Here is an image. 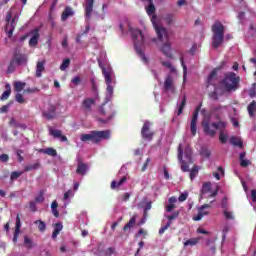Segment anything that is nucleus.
I'll list each match as a JSON object with an SVG mask.
<instances>
[{"label": "nucleus", "instance_id": "f257e3e1", "mask_svg": "<svg viewBox=\"0 0 256 256\" xmlns=\"http://www.w3.org/2000/svg\"><path fill=\"white\" fill-rule=\"evenodd\" d=\"M202 127L205 135H208V137H215L216 131H220V143H222L223 145L227 143V134H225L224 132V129H226L227 127V122H225V120L211 122L210 117H204V119L202 120Z\"/></svg>", "mask_w": 256, "mask_h": 256}, {"label": "nucleus", "instance_id": "7c9ffc66", "mask_svg": "<svg viewBox=\"0 0 256 256\" xmlns=\"http://www.w3.org/2000/svg\"><path fill=\"white\" fill-rule=\"evenodd\" d=\"M39 153L48 154L49 156H57V150L56 148H52V146H49V148H40Z\"/></svg>", "mask_w": 256, "mask_h": 256}, {"label": "nucleus", "instance_id": "1a4fd4ad", "mask_svg": "<svg viewBox=\"0 0 256 256\" xmlns=\"http://www.w3.org/2000/svg\"><path fill=\"white\" fill-rule=\"evenodd\" d=\"M18 19H19V15L16 14L13 17V13L11 11L9 13H7V15H6L5 32L7 33V36L9 38L12 37V35L16 29V24H17Z\"/></svg>", "mask_w": 256, "mask_h": 256}, {"label": "nucleus", "instance_id": "c9c22d12", "mask_svg": "<svg viewBox=\"0 0 256 256\" xmlns=\"http://www.w3.org/2000/svg\"><path fill=\"white\" fill-rule=\"evenodd\" d=\"M55 229L52 232V238L55 239L57 238V236H59L61 230H63V224H61V222H57L55 224Z\"/></svg>", "mask_w": 256, "mask_h": 256}, {"label": "nucleus", "instance_id": "e433bc0d", "mask_svg": "<svg viewBox=\"0 0 256 256\" xmlns=\"http://www.w3.org/2000/svg\"><path fill=\"white\" fill-rule=\"evenodd\" d=\"M26 87V83H23L22 81H16L14 83V89L17 93H21Z\"/></svg>", "mask_w": 256, "mask_h": 256}, {"label": "nucleus", "instance_id": "338daca9", "mask_svg": "<svg viewBox=\"0 0 256 256\" xmlns=\"http://www.w3.org/2000/svg\"><path fill=\"white\" fill-rule=\"evenodd\" d=\"M201 154H203V156H206L207 158H209L211 152H210V150H208V148H203L201 151Z\"/></svg>", "mask_w": 256, "mask_h": 256}, {"label": "nucleus", "instance_id": "c756f323", "mask_svg": "<svg viewBox=\"0 0 256 256\" xmlns=\"http://www.w3.org/2000/svg\"><path fill=\"white\" fill-rule=\"evenodd\" d=\"M5 89H6V91H4V93L0 97L1 101H7V99H9V97L12 93V88H11V85L9 83H7L5 85Z\"/></svg>", "mask_w": 256, "mask_h": 256}, {"label": "nucleus", "instance_id": "dca6fc26", "mask_svg": "<svg viewBox=\"0 0 256 256\" xmlns=\"http://www.w3.org/2000/svg\"><path fill=\"white\" fill-rule=\"evenodd\" d=\"M179 214H180L179 210H175L173 212V214H169L168 216H166V218H168L169 221L166 222V224L164 226H161V228L159 230L160 235L164 234L165 230L170 228V226L172 224V220H175L176 218H178Z\"/></svg>", "mask_w": 256, "mask_h": 256}, {"label": "nucleus", "instance_id": "9d476101", "mask_svg": "<svg viewBox=\"0 0 256 256\" xmlns=\"http://www.w3.org/2000/svg\"><path fill=\"white\" fill-rule=\"evenodd\" d=\"M141 137L143 141H148V143H151L155 137V132L151 130V122L149 120H146L142 126Z\"/></svg>", "mask_w": 256, "mask_h": 256}, {"label": "nucleus", "instance_id": "7ed1b4c3", "mask_svg": "<svg viewBox=\"0 0 256 256\" xmlns=\"http://www.w3.org/2000/svg\"><path fill=\"white\" fill-rule=\"evenodd\" d=\"M132 39L134 41L136 53L139 55L142 61H144V63H148V59L143 51V47L145 46V37L142 31H140V29H132Z\"/></svg>", "mask_w": 256, "mask_h": 256}, {"label": "nucleus", "instance_id": "ea45409f", "mask_svg": "<svg viewBox=\"0 0 256 256\" xmlns=\"http://www.w3.org/2000/svg\"><path fill=\"white\" fill-rule=\"evenodd\" d=\"M199 170H200V166H197V164H194V166L190 170V179L191 180H194V178H196Z\"/></svg>", "mask_w": 256, "mask_h": 256}, {"label": "nucleus", "instance_id": "f8f14e48", "mask_svg": "<svg viewBox=\"0 0 256 256\" xmlns=\"http://www.w3.org/2000/svg\"><path fill=\"white\" fill-rule=\"evenodd\" d=\"M201 108H202V103H200L198 105V107H196V109L193 113L192 120H191V133H192L193 137H195V135H197V120H198V116L201 111Z\"/></svg>", "mask_w": 256, "mask_h": 256}, {"label": "nucleus", "instance_id": "09e8293b", "mask_svg": "<svg viewBox=\"0 0 256 256\" xmlns=\"http://www.w3.org/2000/svg\"><path fill=\"white\" fill-rule=\"evenodd\" d=\"M180 61H181V65L183 67V79H184V81H186L188 70H187V65H185L184 57H181Z\"/></svg>", "mask_w": 256, "mask_h": 256}, {"label": "nucleus", "instance_id": "f3484780", "mask_svg": "<svg viewBox=\"0 0 256 256\" xmlns=\"http://www.w3.org/2000/svg\"><path fill=\"white\" fill-rule=\"evenodd\" d=\"M29 35H31V39L29 41L30 47H36L40 39V29L36 27V29L29 32Z\"/></svg>", "mask_w": 256, "mask_h": 256}, {"label": "nucleus", "instance_id": "f03ea898", "mask_svg": "<svg viewBox=\"0 0 256 256\" xmlns=\"http://www.w3.org/2000/svg\"><path fill=\"white\" fill-rule=\"evenodd\" d=\"M111 137V130H91L89 134H81L80 139L82 143H95V145H98V143H101V141H104V139H110Z\"/></svg>", "mask_w": 256, "mask_h": 256}, {"label": "nucleus", "instance_id": "c85d7f7f", "mask_svg": "<svg viewBox=\"0 0 256 256\" xmlns=\"http://www.w3.org/2000/svg\"><path fill=\"white\" fill-rule=\"evenodd\" d=\"M247 152H240L239 160H240V166L246 167L251 164V160L246 158Z\"/></svg>", "mask_w": 256, "mask_h": 256}, {"label": "nucleus", "instance_id": "9b49d317", "mask_svg": "<svg viewBox=\"0 0 256 256\" xmlns=\"http://www.w3.org/2000/svg\"><path fill=\"white\" fill-rule=\"evenodd\" d=\"M165 31H166V36L163 35L162 41H166V43H164V45H162L161 51L166 57H168L169 59H172V57H173V55L171 53L172 47H171V43L169 42V36L167 33V29H165ZM159 40L161 41V39H159Z\"/></svg>", "mask_w": 256, "mask_h": 256}, {"label": "nucleus", "instance_id": "0eeeda50", "mask_svg": "<svg viewBox=\"0 0 256 256\" xmlns=\"http://www.w3.org/2000/svg\"><path fill=\"white\" fill-rule=\"evenodd\" d=\"M99 67H101L102 69V75L105 79V83H106V86H107V95L109 97H113L114 95V87L112 86V83H113V69H111L110 67L106 68V67H103V65H101V63H99Z\"/></svg>", "mask_w": 256, "mask_h": 256}, {"label": "nucleus", "instance_id": "de8ad7c7", "mask_svg": "<svg viewBox=\"0 0 256 256\" xmlns=\"http://www.w3.org/2000/svg\"><path fill=\"white\" fill-rule=\"evenodd\" d=\"M35 224H38V229L40 232H44L46 230V222L43 220H35Z\"/></svg>", "mask_w": 256, "mask_h": 256}, {"label": "nucleus", "instance_id": "774afa93", "mask_svg": "<svg viewBox=\"0 0 256 256\" xmlns=\"http://www.w3.org/2000/svg\"><path fill=\"white\" fill-rule=\"evenodd\" d=\"M251 198L253 202H256V189L251 190Z\"/></svg>", "mask_w": 256, "mask_h": 256}, {"label": "nucleus", "instance_id": "e2e57ef3", "mask_svg": "<svg viewBox=\"0 0 256 256\" xmlns=\"http://www.w3.org/2000/svg\"><path fill=\"white\" fill-rule=\"evenodd\" d=\"M29 207H30V210H32V212H36V210H37L36 202H34L33 200H31V201L29 202Z\"/></svg>", "mask_w": 256, "mask_h": 256}, {"label": "nucleus", "instance_id": "4468645a", "mask_svg": "<svg viewBox=\"0 0 256 256\" xmlns=\"http://www.w3.org/2000/svg\"><path fill=\"white\" fill-rule=\"evenodd\" d=\"M49 135L54 137V139H60L62 143H67L68 138L63 134L62 130H58V128H53V126H49Z\"/></svg>", "mask_w": 256, "mask_h": 256}, {"label": "nucleus", "instance_id": "4d7b16f0", "mask_svg": "<svg viewBox=\"0 0 256 256\" xmlns=\"http://www.w3.org/2000/svg\"><path fill=\"white\" fill-rule=\"evenodd\" d=\"M150 162H151V158L150 157L146 158V161L144 162V164H143V166L141 168L142 172H145V170H147Z\"/></svg>", "mask_w": 256, "mask_h": 256}, {"label": "nucleus", "instance_id": "412c9836", "mask_svg": "<svg viewBox=\"0 0 256 256\" xmlns=\"http://www.w3.org/2000/svg\"><path fill=\"white\" fill-rule=\"evenodd\" d=\"M16 66L27 65L28 55L26 53H20V51H15Z\"/></svg>", "mask_w": 256, "mask_h": 256}, {"label": "nucleus", "instance_id": "a18cd8bd", "mask_svg": "<svg viewBox=\"0 0 256 256\" xmlns=\"http://www.w3.org/2000/svg\"><path fill=\"white\" fill-rule=\"evenodd\" d=\"M71 65V59H64L62 64L60 65L61 71H66Z\"/></svg>", "mask_w": 256, "mask_h": 256}, {"label": "nucleus", "instance_id": "6e6552de", "mask_svg": "<svg viewBox=\"0 0 256 256\" xmlns=\"http://www.w3.org/2000/svg\"><path fill=\"white\" fill-rule=\"evenodd\" d=\"M100 115H103L106 117V119H99L100 123H109V121H112L114 117H116V109L113 107V105H107V103H104L99 108Z\"/></svg>", "mask_w": 256, "mask_h": 256}, {"label": "nucleus", "instance_id": "20e7f679", "mask_svg": "<svg viewBox=\"0 0 256 256\" xmlns=\"http://www.w3.org/2000/svg\"><path fill=\"white\" fill-rule=\"evenodd\" d=\"M212 32V47L214 49H218L222 45L225 38V25H223L221 21H215V23L212 25Z\"/></svg>", "mask_w": 256, "mask_h": 256}, {"label": "nucleus", "instance_id": "cd10ccee", "mask_svg": "<svg viewBox=\"0 0 256 256\" xmlns=\"http://www.w3.org/2000/svg\"><path fill=\"white\" fill-rule=\"evenodd\" d=\"M73 15H74V11H73L72 7H65V9L61 15V20L67 21V19H69V17H72Z\"/></svg>", "mask_w": 256, "mask_h": 256}, {"label": "nucleus", "instance_id": "6ab92c4d", "mask_svg": "<svg viewBox=\"0 0 256 256\" xmlns=\"http://www.w3.org/2000/svg\"><path fill=\"white\" fill-rule=\"evenodd\" d=\"M57 116V109L54 105H50L46 111H43V117L48 121H52Z\"/></svg>", "mask_w": 256, "mask_h": 256}, {"label": "nucleus", "instance_id": "8fccbe9b", "mask_svg": "<svg viewBox=\"0 0 256 256\" xmlns=\"http://www.w3.org/2000/svg\"><path fill=\"white\" fill-rule=\"evenodd\" d=\"M162 65L163 67H167L168 69H170L171 73H175L176 68L173 67L172 63H170L169 61H162Z\"/></svg>", "mask_w": 256, "mask_h": 256}, {"label": "nucleus", "instance_id": "39448f33", "mask_svg": "<svg viewBox=\"0 0 256 256\" xmlns=\"http://www.w3.org/2000/svg\"><path fill=\"white\" fill-rule=\"evenodd\" d=\"M148 7H146V11L148 15H152V24L154 25V29L156 31V35H158V39L163 40L164 36H167L166 28L157 25V15H155L156 7L153 3V0H148Z\"/></svg>", "mask_w": 256, "mask_h": 256}, {"label": "nucleus", "instance_id": "a878e982", "mask_svg": "<svg viewBox=\"0 0 256 256\" xmlns=\"http://www.w3.org/2000/svg\"><path fill=\"white\" fill-rule=\"evenodd\" d=\"M45 64L46 61L43 59L42 61H38L36 65V77L40 78L42 77L43 71H45Z\"/></svg>", "mask_w": 256, "mask_h": 256}, {"label": "nucleus", "instance_id": "37998d69", "mask_svg": "<svg viewBox=\"0 0 256 256\" xmlns=\"http://www.w3.org/2000/svg\"><path fill=\"white\" fill-rule=\"evenodd\" d=\"M200 238H189L184 242V246H195L198 244Z\"/></svg>", "mask_w": 256, "mask_h": 256}, {"label": "nucleus", "instance_id": "69168bd1", "mask_svg": "<svg viewBox=\"0 0 256 256\" xmlns=\"http://www.w3.org/2000/svg\"><path fill=\"white\" fill-rule=\"evenodd\" d=\"M173 208H176V204H173L172 202H169V204L166 206L167 212H172Z\"/></svg>", "mask_w": 256, "mask_h": 256}, {"label": "nucleus", "instance_id": "6e6d98bb", "mask_svg": "<svg viewBox=\"0 0 256 256\" xmlns=\"http://www.w3.org/2000/svg\"><path fill=\"white\" fill-rule=\"evenodd\" d=\"M40 89H38L37 87H34L32 89H25L23 91L24 94H33V93H39Z\"/></svg>", "mask_w": 256, "mask_h": 256}, {"label": "nucleus", "instance_id": "423d86ee", "mask_svg": "<svg viewBox=\"0 0 256 256\" xmlns=\"http://www.w3.org/2000/svg\"><path fill=\"white\" fill-rule=\"evenodd\" d=\"M241 78L236 73L230 72L224 75V79L221 81L222 87L228 92L237 91L239 89V83Z\"/></svg>", "mask_w": 256, "mask_h": 256}, {"label": "nucleus", "instance_id": "603ef678", "mask_svg": "<svg viewBox=\"0 0 256 256\" xmlns=\"http://www.w3.org/2000/svg\"><path fill=\"white\" fill-rule=\"evenodd\" d=\"M23 174L22 171L14 170L11 172V180H17Z\"/></svg>", "mask_w": 256, "mask_h": 256}, {"label": "nucleus", "instance_id": "58836bf2", "mask_svg": "<svg viewBox=\"0 0 256 256\" xmlns=\"http://www.w3.org/2000/svg\"><path fill=\"white\" fill-rule=\"evenodd\" d=\"M248 113L250 117H254L256 113V101H252L250 105H248Z\"/></svg>", "mask_w": 256, "mask_h": 256}, {"label": "nucleus", "instance_id": "72a5a7b5", "mask_svg": "<svg viewBox=\"0 0 256 256\" xmlns=\"http://www.w3.org/2000/svg\"><path fill=\"white\" fill-rule=\"evenodd\" d=\"M126 180H127V176H122V178H120V180H118V182H117V180H112L111 188L115 189L119 186H122L126 182Z\"/></svg>", "mask_w": 256, "mask_h": 256}, {"label": "nucleus", "instance_id": "bf43d9fd", "mask_svg": "<svg viewBox=\"0 0 256 256\" xmlns=\"http://www.w3.org/2000/svg\"><path fill=\"white\" fill-rule=\"evenodd\" d=\"M9 158H10L9 154H6V153L0 154V162H8Z\"/></svg>", "mask_w": 256, "mask_h": 256}, {"label": "nucleus", "instance_id": "2eb2a0df", "mask_svg": "<svg viewBox=\"0 0 256 256\" xmlns=\"http://www.w3.org/2000/svg\"><path fill=\"white\" fill-rule=\"evenodd\" d=\"M178 160L181 162V170L183 172H188L190 170L188 159H183V146L179 144L178 146Z\"/></svg>", "mask_w": 256, "mask_h": 256}, {"label": "nucleus", "instance_id": "473e14b6", "mask_svg": "<svg viewBox=\"0 0 256 256\" xmlns=\"http://www.w3.org/2000/svg\"><path fill=\"white\" fill-rule=\"evenodd\" d=\"M137 222V216H131L129 221L123 226V230H129L135 226Z\"/></svg>", "mask_w": 256, "mask_h": 256}, {"label": "nucleus", "instance_id": "ddd939ff", "mask_svg": "<svg viewBox=\"0 0 256 256\" xmlns=\"http://www.w3.org/2000/svg\"><path fill=\"white\" fill-rule=\"evenodd\" d=\"M163 89L166 93H168L169 91H171V93H176V86L174 84V79L172 75H167L164 79Z\"/></svg>", "mask_w": 256, "mask_h": 256}, {"label": "nucleus", "instance_id": "79ce46f5", "mask_svg": "<svg viewBox=\"0 0 256 256\" xmlns=\"http://www.w3.org/2000/svg\"><path fill=\"white\" fill-rule=\"evenodd\" d=\"M58 202L57 200H53L52 204H51V208H52V212L54 214V216H56V218L59 217V210H58Z\"/></svg>", "mask_w": 256, "mask_h": 256}, {"label": "nucleus", "instance_id": "13d9d810", "mask_svg": "<svg viewBox=\"0 0 256 256\" xmlns=\"http://www.w3.org/2000/svg\"><path fill=\"white\" fill-rule=\"evenodd\" d=\"M23 153H24V150H21V148H19V150H17L16 152L19 162H23L24 160V156H22Z\"/></svg>", "mask_w": 256, "mask_h": 256}, {"label": "nucleus", "instance_id": "5fc2aeb1", "mask_svg": "<svg viewBox=\"0 0 256 256\" xmlns=\"http://www.w3.org/2000/svg\"><path fill=\"white\" fill-rule=\"evenodd\" d=\"M36 202H44V191L40 190L39 194L35 197Z\"/></svg>", "mask_w": 256, "mask_h": 256}, {"label": "nucleus", "instance_id": "4be33fe9", "mask_svg": "<svg viewBox=\"0 0 256 256\" xmlns=\"http://www.w3.org/2000/svg\"><path fill=\"white\" fill-rule=\"evenodd\" d=\"M20 232H21V218H20V214H17L13 242H15V243L18 242V236H19Z\"/></svg>", "mask_w": 256, "mask_h": 256}, {"label": "nucleus", "instance_id": "bb28decb", "mask_svg": "<svg viewBox=\"0 0 256 256\" xmlns=\"http://www.w3.org/2000/svg\"><path fill=\"white\" fill-rule=\"evenodd\" d=\"M230 145H234V147H239V149H243V140H241L239 136H231Z\"/></svg>", "mask_w": 256, "mask_h": 256}, {"label": "nucleus", "instance_id": "a19ab883", "mask_svg": "<svg viewBox=\"0 0 256 256\" xmlns=\"http://www.w3.org/2000/svg\"><path fill=\"white\" fill-rule=\"evenodd\" d=\"M186 103H187V97H186V95H184L183 98H182V102L179 105L178 116L182 115V113H183V111L186 107Z\"/></svg>", "mask_w": 256, "mask_h": 256}, {"label": "nucleus", "instance_id": "a211bd4d", "mask_svg": "<svg viewBox=\"0 0 256 256\" xmlns=\"http://www.w3.org/2000/svg\"><path fill=\"white\" fill-rule=\"evenodd\" d=\"M94 105H96V99L87 98L82 101V109L85 113H91Z\"/></svg>", "mask_w": 256, "mask_h": 256}, {"label": "nucleus", "instance_id": "864d4df0", "mask_svg": "<svg viewBox=\"0 0 256 256\" xmlns=\"http://www.w3.org/2000/svg\"><path fill=\"white\" fill-rule=\"evenodd\" d=\"M15 99H16L17 103H20V104L26 103V101H25L23 95L21 94V92L17 93V95L15 96Z\"/></svg>", "mask_w": 256, "mask_h": 256}, {"label": "nucleus", "instance_id": "393cba45", "mask_svg": "<svg viewBox=\"0 0 256 256\" xmlns=\"http://www.w3.org/2000/svg\"><path fill=\"white\" fill-rule=\"evenodd\" d=\"M217 81H218L217 69H213V71H211L209 77L207 78L208 86L209 85H216Z\"/></svg>", "mask_w": 256, "mask_h": 256}, {"label": "nucleus", "instance_id": "f704fd0d", "mask_svg": "<svg viewBox=\"0 0 256 256\" xmlns=\"http://www.w3.org/2000/svg\"><path fill=\"white\" fill-rule=\"evenodd\" d=\"M192 148L191 146H186L185 147V158L187 159L189 165L193 163V158H192Z\"/></svg>", "mask_w": 256, "mask_h": 256}, {"label": "nucleus", "instance_id": "680f3d73", "mask_svg": "<svg viewBox=\"0 0 256 256\" xmlns=\"http://www.w3.org/2000/svg\"><path fill=\"white\" fill-rule=\"evenodd\" d=\"M188 198V192H183L182 194H180L179 196V201L180 202H184L185 200H187Z\"/></svg>", "mask_w": 256, "mask_h": 256}, {"label": "nucleus", "instance_id": "b1692460", "mask_svg": "<svg viewBox=\"0 0 256 256\" xmlns=\"http://www.w3.org/2000/svg\"><path fill=\"white\" fill-rule=\"evenodd\" d=\"M87 170H88V164H86L82 160H78V164L76 168L77 174H81L83 176L84 174H86Z\"/></svg>", "mask_w": 256, "mask_h": 256}, {"label": "nucleus", "instance_id": "052dcab7", "mask_svg": "<svg viewBox=\"0 0 256 256\" xmlns=\"http://www.w3.org/2000/svg\"><path fill=\"white\" fill-rule=\"evenodd\" d=\"M224 216H225V218H227L228 220H233V218H234L233 212H229V210H224Z\"/></svg>", "mask_w": 256, "mask_h": 256}, {"label": "nucleus", "instance_id": "0e129e2a", "mask_svg": "<svg viewBox=\"0 0 256 256\" xmlns=\"http://www.w3.org/2000/svg\"><path fill=\"white\" fill-rule=\"evenodd\" d=\"M229 206V202L227 200V197L225 196L224 198H222V208H225V210H227Z\"/></svg>", "mask_w": 256, "mask_h": 256}, {"label": "nucleus", "instance_id": "3c124183", "mask_svg": "<svg viewBox=\"0 0 256 256\" xmlns=\"http://www.w3.org/2000/svg\"><path fill=\"white\" fill-rule=\"evenodd\" d=\"M164 20L166 21V23L168 25H172L173 21H174V15L172 13H168L165 17Z\"/></svg>", "mask_w": 256, "mask_h": 256}, {"label": "nucleus", "instance_id": "5701e85b", "mask_svg": "<svg viewBox=\"0 0 256 256\" xmlns=\"http://www.w3.org/2000/svg\"><path fill=\"white\" fill-rule=\"evenodd\" d=\"M205 208H211V204H203L199 209L198 214L196 216H193V220H201L203 216L208 214L209 212H207Z\"/></svg>", "mask_w": 256, "mask_h": 256}, {"label": "nucleus", "instance_id": "c03bdc74", "mask_svg": "<svg viewBox=\"0 0 256 256\" xmlns=\"http://www.w3.org/2000/svg\"><path fill=\"white\" fill-rule=\"evenodd\" d=\"M211 182H204L202 189H201V194H206L207 192L211 191Z\"/></svg>", "mask_w": 256, "mask_h": 256}, {"label": "nucleus", "instance_id": "2f4dec72", "mask_svg": "<svg viewBox=\"0 0 256 256\" xmlns=\"http://www.w3.org/2000/svg\"><path fill=\"white\" fill-rule=\"evenodd\" d=\"M16 67H17V63H16V52H15L8 65V73H14Z\"/></svg>", "mask_w": 256, "mask_h": 256}, {"label": "nucleus", "instance_id": "4c0bfd02", "mask_svg": "<svg viewBox=\"0 0 256 256\" xmlns=\"http://www.w3.org/2000/svg\"><path fill=\"white\" fill-rule=\"evenodd\" d=\"M41 164L40 162H34V164H27L24 167L25 172H29L30 170H37V168H40Z\"/></svg>", "mask_w": 256, "mask_h": 256}, {"label": "nucleus", "instance_id": "aec40b11", "mask_svg": "<svg viewBox=\"0 0 256 256\" xmlns=\"http://www.w3.org/2000/svg\"><path fill=\"white\" fill-rule=\"evenodd\" d=\"M95 0H85V17L90 20L94 11Z\"/></svg>", "mask_w": 256, "mask_h": 256}, {"label": "nucleus", "instance_id": "49530a36", "mask_svg": "<svg viewBox=\"0 0 256 256\" xmlns=\"http://www.w3.org/2000/svg\"><path fill=\"white\" fill-rule=\"evenodd\" d=\"M24 245L26 246V248H28V250H30L34 246L33 240H31L29 236H24Z\"/></svg>", "mask_w": 256, "mask_h": 256}]
</instances>
